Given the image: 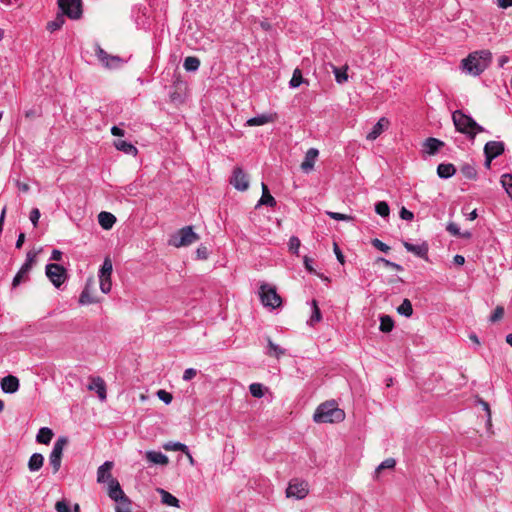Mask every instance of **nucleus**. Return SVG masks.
Listing matches in <instances>:
<instances>
[{
  "label": "nucleus",
  "instance_id": "nucleus-53",
  "mask_svg": "<svg viewBox=\"0 0 512 512\" xmlns=\"http://www.w3.org/2000/svg\"><path fill=\"white\" fill-rule=\"evenodd\" d=\"M40 216H41V214H40V211H39L38 208H33L31 210V212H30V220H31V222H32L34 227H37Z\"/></svg>",
  "mask_w": 512,
  "mask_h": 512
},
{
  "label": "nucleus",
  "instance_id": "nucleus-13",
  "mask_svg": "<svg viewBox=\"0 0 512 512\" xmlns=\"http://www.w3.org/2000/svg\"><path fill=\"white\" fill-rule=\"evenodd\" d=\"M230 184L239 191H246L249 188L248 177L241 167L234 168Z\"/></svg>",
  "mask_w": 512,
  "mask_h": 512
},
{
  "label": "nucleus",
  "instance_id": "nucleus-33",
  "mask_svg": "<svg viewBox=\"0 0 512 512\" xmlns=\"http://www.w3.org/2000/svg\"><path fill=\"white\" fill-rule=\"evenodd\" d=\"M53 431L48 428V427H43L39 430L37 436H36V441L40 444H49L50 441L52 440L53 438Z\"/></svg>",
  "mask_w": 512,
  "mask_h": 512
},
{
  "label": "nucleus",
  "instance_id": "nucleus-48",
  "mask_svg": "<svg viewBox=\"0 0 512 512\" xmlns=\"http://www.w3.org/2000/svg\"><path fill=\"white\" fill-rule=\"evenodd\" d=\"M327 215L334 219V220H338V221H351L353 220V217L350 216V215H347V214H342V213H338V212H331V211H327L326 212Z\"/></svg>",
  "mask_w": 512,
  "mask_h": 512
},
{
  "label": "nucleus",
  "instance_id": "nucleus-12",
  "mask_svg": "<svg viewBox=\"0 0 512 512\" xmlns=\"http://www.w3.org/2000/svg\"><path fill=\"white\" fill-rule=\"evenodd\" d=\"M98 302H100V299L96 295L95 281L93 278H89L80 294L79 303L82 305H89Z\"/></svg>",
  "mask_w": 512,
  "mask_h": 512
},
{
  "label": "nucleus",
  "instance_id": "nucleus-11",
  "mask_svg": "<svg viewBox=\"0 0 512 512\" xmlns=\"http://www.w3.org/2000/svg\"><path fill=\"white\" fill-rule=\"evenodd\" d=\"M62 13L71 19H79L82 15L81 0H58Z\"/></svg>",
  "mask_w": 512,
  "mask_h": 512
},
{
  "label": "nucleus",
  "instance_id": "nucleus-6",
  "mask_svg": "<svg viewBox=\"0 0 512 512\" xmlns=\"http://www.w3.org/2000/svg\"><path fill=\"white\" fill-rule=\"evenodd\" d=\"M37 255H38V251H35V250H30L27 252L25 263L22 265V267L17 272V274L15 275V277L12 281L13 288H16L22 282L27 281L29 279L28 274L36 262Z\"/></svg>",
  "mask_w": 512,
  "mask_h": 512
},
{
  "label": "nucleus",
  "instance_id": "nucleus-62",
  "mask_svg": "<svg viewBox=\"0 0 512 512\" xmlns=\"http://www.w3.org/2000/svg\"><path fill=\"white\" fill-rule=\"evenodd\" d=\"M51 260L60 261L62 259V252L60 250L54 249L51 253Z\"/></svg>",
  "mask_w": 512,
  "mask_h": 512
},
{
  "label": "nucleus",
  "instance_id": "nucleus-9",
  "mask_svg": "<svg viewBox=\"0 0 512 512\" xmlns=\"http://www.w3.org/2000/svg\"><path fill=\"white\" fill-rule=\"evenodd\" d=\"M113 271V264L109 257H106L100 269L99 282L100 289L103 293L107 294L111 291L112 281L111 274Z\"/></svg>",
  "mask_w": 512,
  "mask_h": 512
},
{
  "label": "nucleus",
  "instance_id": "nucleus-4",
  "mask_svg": "<svg viewBox=\"0 0 512 512\" xmlns=\"http://www.w3.org/2000/svg\"><path fill=\"white\" fill-rule=\"evenodd\" d=\"M259 297H260L261 303L265 307H269L271 309H276L282 305V298L277 293L276 288L267 283H262L260 285Z\"/></svg>",
  "mask_w": 512,
  "mask_h": 512
},
{
  "label": "nucleus",
  "instance_id": "nucleus-19",
  "mask_svg": "<svg viewBox=\"0 0 512 512\" xmlns=\"http://www.w3.org/2000/svg\"><path fill=\"white\" fill-rule=\"evenodd\" d=\"M97 56L99 60L108 68H115L120 63V58L117 56H111L105 52L102 48L98 47Z\"/></svg>",
  "mask_w": 512,
  "mask_h": 512
},
{
  "label": "nucleus",
  "instance_id": "nucleus-2",
  "mask_svg": "<svg viewBox=\"0 0 512 512\" xmlns=\"http://www.w3.org/2000/svg\"><path fill=\"white\" fill-rule=\"evenodd\" d=\"M344 419V411L338 408L334 401L320 404L313 415V420L316 423H339Z\"/></svg>",
  "mask_w": 512,
  "mask_h": 512
},
{
  "label": "nucleus",
  "instance_id": "nucleus-34",
  "mask_svg": "<svg viewBox=\"0 0 512 512\" xmlns=\"http://www.w3.org/2000/svg\"><path fill=\"white\" fill-rule=\"evenodd\" d=\"M331 67H332L333 73L335 75V80L338 84H343L344 82H346L348 80V74H347L348 66L347 65H344L341 68H338L334 65H331Z\"/></svg>",
  "mask_w": 512,
  "mask_h": 512
},
{
  "label": "nucleus",
  "instance_id": "nucleus-38",
  "mask_svg": "<svg viewBox=\"0 0 512 512\" xmlns=\"http://www.w3.org/2000/svg\"><path fill=\"white\" fill-rule=\"evenodd\" d=\"M186 71H196L200 66V60L197 57L188 56L183 64Z\"/></svg>",
  "mask_w": 512,
  "mask_h": 512
},
{
  "label": "nucleus",
  "instance_id": "nucleus-42",
  "mask_svg": "<svg viewBox=\"0 0 512 512\" xmlns=\"http://www.w3.org/2000/svg\"><path fill=\"white\" fill-rule=\"evenodd\" d=\"M501 183L509 197L512 199V174L502 175Z\"/></svg>",
  "mask_w": 512,
  "mask_h": 512
},
{
  "label": "nucleus",
  "instance_id": "nucleus-46",
  "mask_svg": "<svg viewBox=\"0 0 512 512\" xmlns=\"http://www.w3.org/2000/svg\"><path fill=\"white\" fill-rule=\"evenodd\" d=\"M301 246V242L298 237L292 236L289 239V251L295 255L299 254V248Z\"/></svg>",
  "mask_w": 512,
  "mask_h": 512
},
{
  "label": "nucleus",
  "instance_id": "nucleus-31",
  "mask_svg": "<svg viewBox=\"0 0 512 512\" xmlns=\"http://www.w3.org/2000/svg\"><path fill=\"white\" fill-rule=\"evenodd\" d=\"M456 172V168L451 163H441L437 167V174L440 178H449Z\"/></svg>",
  "mask_w": 512,
  "mask_h": 512
},
{
  "label": "nucleus",
  "instance_id": "nucleus-7",
  "mask_svg": "<svg viewBox=\"0 0 512 512\" xmlns=\"http://www.w3.org/2000/svg\"><path fill=\"white\" fill-rule=\"evenodd\" d=\"M67 444L68 438L64 436L59 437L54 443L53 449L49 455V463L52 466L54 474H56L61 467L63 450Z\"/></svg>",
  "mask_w": 512,
  "mask_h": 512
},
{
  "label": "nucleus",
  "instance_id": "nucleus-37",
  "mask_svg": "<svg viewBox=\"0 0 512 512\" xmlns=\"http://www.w3.org/2000/svg\"><path fill=\"white\" fill-rule=\"evenodd\" d=\"M64 15L65 14H58L53 21H49L47 23L46 29L50 32L59 30L65 23Z\"/></svg>",
  "mask_w": 512,
  "mask_h": 512
},
{
  "label": "nucleus",
  "instance_id": "nucleus-32",
  "mask_svg": "<svg viewBox=\"0 0 512 512\" xmlns=\"http://www.w3.org/2000/svg\"><path fill=\"white\" fill-rule=\"evenodd\" d=\"M273 121H274V117L272 115L262 114V115L248 119L246 124L248 126H261V125H265L267 123H271Z\"/></svg>",
  "mask_w": 512,
  "mask_h": 512
},
{
  "label": "nucleus",
  "instance_id": "nucleus-36",
  "mask_svg": "<svg viewBox=\"0 0 512 512\" xmlns=\"http://www.w3.org/2000/svg\"><path fill=\"white\" fill-rule=\"evenodd\" d=\"M461 174L467 179H475L477 170L473 164L465 163L460 167Z\"/></svg>",
  "mask_w": 512,
  "mask_h": 512
},
{
  "label": "nucleus",
  "instance_id": "nucleus-40",
  "mask_svg": "<svg viewBox=\"0 0 512 512\" xmlns=\"http://www.w3.org/2000/svg\"><path fill=\"white\" fill-rule=\"evenodd\" d=\"M303 82H304V79L302 76V72L299 68H296L293 71V75H292V78H291L289 84L292 88H296V87L300 86Z\"/></svg>",
  "mask_w": 512,
  "mask_h": 512
},
{
  "label": "nucleus",
  "instance_id": "nucleus-8",
  "mask_svg": "<svg viewBox=\"0 0 512 512\" xmlns=\"http://www.w3.org/2000/svg\"><path fill=\"white\" fill-rule=\"evenodd\" d=\"M45 272L56 288H59L67 279V270L62 265L56 263L46 265Z\"/></svg>",
  "mask_w": 512,
  "mask_h": 512
},
{
  "label": "nucleus",
  "instance_id": "nucleus-26",
  "mask_svg": "<svg viewBox=\"0 0 512 512\" xmlns=\"http://www.w3.org/2000/svg\"><path fill=\"white\" fill-rule=\"evenodd\" d=\"M98 222L103 229L108 230L113 227L116 217L112 213L103 211L98 215Z\"/></svg>",
  "mask_w": 512,
  "mask_h": 512
},
{
  "label": "nucleus",
  "instance_id": "nucleus-23",
  "mask_svg": "<svg viewBox=\"0 0 512 512\" xmlns=\"http://www.w3.org/2000/svg\"><path fill=\"white\" fill-rule=\"evenodd\" d=\"M403 246L405 247V249L408 252H411V253L415 254L416 256H418L420 258L427 259V254H428V246H427V244L424 243V244H421V245H414L412 243L404 241L403 242Z\"/></svg>",
  "mask_w": 512,
  "mask_h": 512
},
{
  "label": "nucleus",
  "instance_id": "nucleus-59",
  "mask_svg": "<svg viewBox=\"0 0 512 512\" xmlns=\"http://www.w3.org/2000/svg\"><path fill=\"white\" fill-rule=\"evenodd\" d=\"M197 257L199 259H207L208 258V250L205 246H200L196 250Z\"/></svg>",
  "mask_w": 512,
  "mask_h": 512
},
{
  "label": "nucleus",
  "instance_id": "nucleus-52",
  "mask_svg": "<svg viewBox=\"0 0 512 512\" xmlns=\"http://www.w3.org/2000/svg\"><path fill=\"white\" fill-rule=\"evenodd\" d=\"M55 509L57 512H71L69 505L64 500L57 501L55 504Z\"/></svg>",
  "mask_w": 512,
  "mask_h": 512
},
{
  "label": "nucleus",
  "instance_id": "nucleus-15",
  "mask_svg": "<svg viewBox=\"0 0 512 512\" xmlns=\"http://www.w3.org/2000/svg\"><path fill=\"white\" fill-rule=\"evenodd\" d=\"M505 145L501 141H489L484 146V154L489 155L490 159H495L504 153Z\"/></svg>",
  "mask_w": 512,
  "mask_h": 512
},
{
  "label": "nucleus",
  "instance_id": "nucleus-56",
  "mask_svg": "<svg viewBox=\"0 0 512 512\" xmlns=\"http://www.w3.org/2000/svg\"><path fill=\"white\" fill-rule=\"evenodd\" d=\"M197 375V370L194 368H188L184 371L183 380L189 381Z\"/></svg>",
  "mask_w": 512,
  "mask_h": 512
},
{
  "label": "nucleus",
  "instance_id": "nucleus-60",
  "mask_svg": "<svg viewBox=\"0 0 512 512\" xmlns=\"http://www.w3.org/2000/svg\"><path fill=\"white\" fill-rule=\"evenodd\" d=\"M311 262L312 260L308 257V256H305L304 257V265H305V268L310 272V273H316L315 269L313 268V266L311 265Z\"/></svg>",
  "mask_w": 512,
  "mask_h": 512
},
{
  "label": "nucleus",
  "instance_id": "nucleus-29",
  "mask_svg": "<svg viewBox=\"0 0 512 512\" xmlns=\"http://www.w3.org/2000/svg\"><path fill=\"white\" fill-rule=\"evenodd\" d=\"M262 196L257 204V206L260 205H266L270 207L276 206V200L275 198L270 194L269 189L265 183H262Z\"/></svg>",
  "mask_w": 512,
  "mask_h": 512
},
{
  "label": "nucleus",
  "instance_id": "nucleus-28",
  "mask_svg": "<svg viewBox=\"0 0 512 512\" xmlns=\"http://www.w3.org/2000/svg\"><path fill=\"white\" fill-rule=\"evenodd\" d=\"M114 146L117 150L124 152L127 155L136 156L138 153L137 148L124 140H115Z\"/></svg>",
  "mask_w": 512,
  "mask_h": 512
},
{
  "label": "nucleus",
  "instance_id": "nucleus-25",
  "mask_svg": "<svg viewBox=\"0 0 512 512\" xmlns=\"http://www.w3.org/2000/svg\"><path fill=\"white\" fill-rule=\"evenodd\" d=\"M286 354V350L280 345L274 343L270 337H267V355L279 359Z\"/></svg>",
  "mask_w": 512,
  "mask_h": 512
},
{
  "label": "nucleus",
  "instance_id": "nucleus-50",
  "mask_svg": "<svg viewBox=\"0 0 512 512\" xmlns=\"http://www.w3.org/2000/svg\"><path fill=\"white\" fill-rule=\"evenodd\" d=\"M157 396L160 400H162L165 404H170L172 402L173 396L171 393L166 390L160 389L157 391Z\"/></svg>",
  "mask_w": 512,
  "mask_h": 512
},
{
  "label": "nucleus",
  "instance_id": "nucleus-16",
  "mask_svg": "<svg viewBox=\"0 0 512 512\" xmlns=\"http://www.w3.org/2000/svg\"><path fill=\"white\" fill-rule=\"evenodd\" d=\"M88 390H95L100 400H105L107 397L106 384L101 377H91L88 385Z\"/></svg>",
  "mask_w": 512,
  "mask_h": 512
},
{
  "label": "nucleus",
  "instance_id": "nucleus-49",
  "mask_svg": "<svg viewBox=\"0 0 512 512\" xmlns=\"http://www.w3.org/2000/svg\"><path fill=\"white\" fill-rule=\"evenodd\" d=\"M371 244L378 249L381 252L388 253L390 251V246L385 244L384 242L380 241L379 239L375 238L372 239Z\"/></svg>",
  "mask_w": 512,
  "mask_h": 512
},
{
  "label": "nucleus",
  "instance_id": "nucleus-57",
  "mask_svg": "<svg viewBox=\"0 0 512 512\" xmlns=\"http://www.w3.org/2000/svg\"><path fill=\"white\" fill-rule=\"evenodd\" d=\"M115 512H132L131 501L128 503L118 504L115 508Z\"/></svg>",
  "mask_w": 512,
  "mask_h": 512
},
{
  "label": "nucleus",
  "instance_id": "nucleus-41",
  "mask_svg": "<svg viewBox=\"0 0 512 512\" xmlns=\"http://www.w3.org/2000/svg\"><path fill=\"white\" fill-rule=\"evenodd\" d=\"M166 451H181L186 452L187 446L180 442H168L163 445Z\"/></svg>",
  "mask_w": 512,
  "mask_h": 512
},
{
  "label": "nucleus",
  "instance_id": "nucleus-18",
  "mask_svg": "<svg viewBox=\"0 0 512 512\" xmlns=\"http://www.w3.org/2000/svg\"><path fill=\"white\" fill-rule=\"evenodd\" d=\"M19 386V379L16 376L7 375L1 380V388L5 393H15Z\"/></svg>",
  "mask_w": 512,
  "mask_h": 512
},
{
  "label": "nucleus",
  "instance_id": "nucleus-22",
  "mask_svg": "<svg viewBox=\"0 0 512 512\" xmlns=\"http://www.w3.org/2000/svg\"><path fill=\"white\" fill-rule=\"evenodd\" d=\"M113 468V462L106 461L104 464H102L97 471V481L99 483H103L106 481H110L112 477L111 470Z\"/></svg>",
  "mask_w": 512,
  "mask_h": 512
},
{
  "label": "nucleus",
  "instance_id": "nucleus-58",
  "mask_svg": "<svg viewBox=\"0 0 512 512\" xmlns=\"http://www.w3.org/2000/svg\"><path fill=\"white\" fill-rule=\"evenodd\" d=\"M333 250H334V253H335L336 257H337V260L341 264H344L345 263L344 255H343L342 251L340 250L339 246L337 245V243H334Z\"/></svg>",
  "mask_w": 512,
  "mask_h": 512
},
{
  "label": "nucleus",
  "instance_id": "nucleus-1",
  "mask_svg": "<svg viewBox=\"0 0 512 512\" xmlns=\"http://www.w3.org/2000/svg\"><path fill=\"white\" fill-rule=\"evenodd\" d=\"M492 61V53L489 50H480L470 53L462 60V69L473 76L484 72Z\"/></svg>",
  "mask_w": 512,
  "mask_h": 512
},
{
  "label": "nucleus",
  "instance_id": "nucleus-64",
  "mask_svg": "<svg viewBox=\"0 0 512 512\" xmlns=\"http://www.w3.org/2000/svg\"><path fill=\"white\" fill-rule=\"evenodd\" d=\"M16 186L22 191V192H28L30 187L27 183H22L19 180L15 181Z\"/></svg>",
  "mask_w": 512,
  "mask_h": 512
},
{
  "label": "nucleus",
  "instance_id": "nucleus-5",
  "mask_svg": "<svg viewBox=\"0 0 512 512\" xmlns=\"http://www.w3.org/2000/svg\"><path fill=\"white\" fill-rule=\"evenodd\" d=\"M199 239L198 235L194 233L191 226L181 228L176 234H174L170 240L169 245L176 248L182 246H188L196 242Z\"/></svg>",
  "mask_w": 512,
  "mask_h": 512
},
{
  "label": "nucleus",
  "instance_id": "nucleus-10",
  "mask_svg": "<svg viewBox=\"0 0 512 512\" xmlns=\"http://www.w3.org/2000/svg\"><path fill=\"white\" fill-rule=\"evenodd\" d=\"M309 493L308 483L304 480L292 479L286 489L288 498L304 499Z\"/></svg>",
  "mask_w": 512,
  "mask_h": 512
},
{
  "label": "nucleus",
  "instance_id": "nucleus-14",
  "mask_svg": "<svg viewBox=\"0 0 512 512\" xmlns=\"http://www.w3.org/2000/svg\"><path fill=\"white\" fill-rule=\"evenodd\" d=\"M109 492L108 495L111 499H113L116 502H119V504L128 503L130 502V499L125 495L123 490L120 487L119 482L111 478L109 481Z\"/></svg>",
  "mask_w": 512,
  "mask_h": 512
},
{
  "label": "nucleus",
  "instance_id": "nucleus-44",
  "mask_svg": "<svg viewBox=\"0 0 512 512\" xmlns=\"http://www.w3.org/2000/svg\"><path fill=\"white\" fill-rule=\"evenodd\" d=\"M396 465V461L394 458H387L385 459L377 468H376V475L379 476L382 470L384 469H393Z\"/></svg>",
  "mask_w": 512,
  "mask_h": 512
},
{
  "label": "nucleus",
  "instance_id": "nucleus-55",
  "mask_svg": "<svg viewBox=\"0 0 512 512\" xmlns=\"http://www.w3.org/2000/svg\"><path fill=\"white\" fill-rule=\"evenodd\" d=\"M447 231H448L451 235H453V236H457V237H458V236H460V235H461V232H460V230H459L458 225H457L456 223H453V222H451V223H449V224L447 225Z\"/></svg>",
  "mask_w": 512,
  "mask_h": 512
},
{
  "label": "nucleus",
  "instance_id": "nucleus-39",
  "mask_svg": "<svg viewBox=\"0 0 512 512\" xmlns=\"http://www.w3.org/2000/svg\"><path fill=\"white\" fill-rule=\"evenodd\" d=\"M397 312L406 317H410L413 314V307L409 299H404L400 306L397 308Z\"/></svg>",
  "mask_w": 512,
  "mask_h": 512
},
{
  "label": "nucleus",
  "instance_id": "nucleus-24",
  "mask_svg": "<svg viewBox=\"0 0 512 512\" xmlns=\"http://www.w3.org/2000/svg\"><path fill=\"white\" fill-rule=\"evenodd\" d=\"M145 456L146 459L153 464L165 466L169 463L168 457L161 452L147 451Z\"/></svg>",
  "mask_w": 512,
  "mask_h": 512
},
{
  "label": "nucleus",
  "instance_id": "nucleus-20",
  "mask_svg": "<svg viewBox=\"0 0 512 512\" xmlns=\"http://www.w3.org/2000/svg\"><path fill=\"white\" fill-rule=\"evenodd\" d=\"M319 155V151L315 148H310L305 155L303 162L301 163V169L304 172H309L313 169L316 158Z\"/></svg>",
  "mask_w": 512,
  "mask_h": 512
},
{
  "label": "nucleus",
  "instance_id": "nucleus-45",
  "mask_svg": "<svg viewBox=\"0 0 512 512\" xmlns=\"http://www.w3.org/2000/svg\"><path fill=\"white\" fill-rule=\"evenodd\" d=\"M312 307H313V313H312V316L310 318V324L314 325L315 323L321 321L322 315H321V311H320V309L318 307V303H317L316 300L312 301Z\"/></svg>",
  "mask_w": 512,
  "mask_h": 512
},
{
  "label": "nucleus",
  "instance_id": "nucleus-3",
  "mask_svg": "<svg viewBox=\"0 0 512 512\" xmlns=\"http://www.w3.org/2000/svg\"><path fill=\"white\" fill-rule=\"evenodd\" d=\"M452 120L456 131L468 135L471 139H474L477 133L484 131L482 126L461 110H456L452 113Z\"/></svg>",
  "mask_w": 512,
  "mask_h": 512
},
{
  "label": "nucleus",
  "instance_id": "nucleus-21",
  "mask_svg": "<svg viewBox=\"0 0 512 512\" xmlns=\"http://www.w3.org/2000/svg\"><path fill=\"white\" fill-rule=\"evenodd\" d=\"M444 145L445 144L443 141L433 137H429L423 143V148L424 152L427 153L428 155H435L439 151V149L442 148Z\"/></svg>",
  "mask_w": 512,
  "mask_h": 512
},
{
  "label": "nucleus",
  "instance_id": "nucleus-54",
  "mask_svg": "<svg viewBox=\"0 0 512 512\" xmlns=\"http://www.w3.org/2000/svg\"><path fill=\"white\" fill-rule=\"evenodd\" d=\"M399 215H400L401 219L407 220V221H412L414 218V214L411 211H409L408 209H406L405 207L401 208Z\"/></svg>",
  "mask_w": 512,
  "mask_h": 512
},
{
  "label": "nucleus",
  "instance_id": "nucleus-30",
  "mask_svg": "<svg viewBox=\"0 0 512 512\" xmlns=\"http://www.w3.org/2000/svg\"><path fill=\"white\" fill-rule=\"evenodd\" d=\"M44 464V457L40 453H34L31 455L28 461V468L30 471H38Z\"/></svg>",
  "mask_w": 512,
  "mask_h": 512
},
{
  "label": "nucleus",
  "instance_id": "nucleus-63",
  "mask_svg": "<svg viewBox=\"0 0 512 512\" xmlns=\"http://www.w3.org/2000/svg\"><path fill=\"white\" fill-rule=\"evenodd\" d=\"M111 133H112V135L117 136V137H123L125 134L124 130L117 126H113L111 128Z\"/></svg>",
  "mask_w": 512,
  "mask_h": 512
},
{
  "label": "nucleus",
  "instance_id": "nucleus-43",
  "mask_svg": "<svg viewBox=\"0 0 512 512\" xmlns=\"http://www.w3.org/2000/svg\"><path fill=\"white\" fill-rule=\"evenodd\" d=\"M375 211L382 217H387L390 214L389 205L385 201H379L375 205Z\"/></svg>",
  "mask_w": 512,
  "mask_h": 512
},
{
  "label": "nucleus",
  "instance_id": "nucleus-35",
  "mask_svg": "<svg viewBox=\"0 0 512 512\" xmlns=\"http://www.w3.org/2000/svg\"><path fill=\"white\" fill-rule=\"evenodd\" d=\"M394 328V320L389 315H382L380 317V331L383 333H389Z\"/></svg>",
  "mask_w": 512,
  "mask_h": 512
},
{
  "label": "nucleus",
  "instance_id": "nucleus-17",
  "mask_svg": "<svg viewBox=\"0 0 512 512\" xmlns=\"http://www.w3.org/2000/svg\"><path fill=\"white\" fill-rule=\"evenodd\" d=\"M389 120L385 117H381L378 122L373 126L371 132H369L366 136V139L369 141L376 140L382 132L389 127Z\"/></svg>",
  "mask_w": 512,
  "mask_h": 512
},
{
  "label": "nucleus",
  "instance_id": "nucleus-27",
  "mask_svg": "<svg viewBox=\"0 0 512 512\" xmlns=\"http://www.w3.org/2000/svg\"><path fill=\"white\" fill-rule=\"evenodd\" d=\"M156 491L161 495V502L167 506L180 507L179 500L168 491L157 488Z\"/></svg>",
  "mask_w": 512,
  "mask_h": 512
},
{
  "label": "nucleus",
  "instance_id": "nucleus-51",
  "mask_svg": "<svg viewBox=\"0 0 512 512\" xmlns=\"http://www.w3.org/2000/svg\"><path fill=\"white\" fill-rule=\"evenodd\" d=\"M504 316V308L503 306H497L494 310V312L492 313V315L490 316V321L491 322H497L499 320H501Z\"/></svg>",
  "mask_w": 512,
  "mask_h": 512
},
{
  "label": "nucleus",
  "instance_id": "nucleus-61",
  "mask_svg": "<svg viewBox=\"0 0 512 512\" xmlns=\"http://www.w3.org/2000/svg\"><path fill=\"white\" fill-rule=\"evenodd\" d=\"M498 7L507 9L512 6V0H497Z\"/></svg>",
  "mask_w": 512,
  "mask_h": 512
},
{
  "label": "nucleus",
  "instance_id": "nucleus-47",
  "mask_svg": "<svg viewBox=\"0 0 512 512\" xmlns=\"http://www.w3.org/2000/svg\"><path fill=\"white\" fill-rule=\"evenodd\" d=\"M250 393L253 397L261 398L263 396V387L260 383H252L249 386Z\"/></svg>",
  "mask_w": 512,
  "mask_h": 512
}]
</instances>
